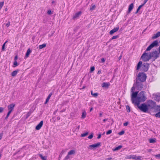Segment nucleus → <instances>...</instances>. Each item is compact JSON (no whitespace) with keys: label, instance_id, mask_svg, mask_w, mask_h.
I'll return each mask as SVG.
<instances>
[{"label":"nucleus","instance_id":"nucleus-26","mask_svg":"<svg viewBox=\"0 0 160 160\" xmlns=\"http://www.w3.org/2000/svg\"><path fill=\"white\" fill-rule=\"evenodd\" d=\"M75 153V151L74 150H71L68 152V155H72Z\"/></svg>","mask_w":160,"mask_h":160},{"label":"nucleus","instance_id":"nucleus-42","mask_svg":"<svg viewBox=\"0 0 160 160\" xmlns=\"http://www.w3.org/2000/svg\"><path fill=\"white\" fill-rule=\"evenodd\" d=\"M93 137V134H91L89 136H88V138L89 139H91Z\"/></svg>","mask_w":160,"mask_h":160},{"label":"nucleus","instance_id":"nucleus-12","mask_svg":"<svg viewBox=\"0 0 160 160\" xmlns=\"http://www.w3.org/2000/svg\"><path fill=\"white\" fill-rule=\"evenodd\" d=\"M15 106L14 104L12 103L9 105L8 107V109L9 111L12 112L14 109V108Z\"/></svg>","mask_w":160,"mask_h":160},{"label":"nucleus","instance_id":"nucleus-27","mask_svg":"<svg viewBox=\"0 0 160 160\" xmlns=\"http://www.w3.org/2000/svg\"><path fill=\"white\" fill-rule=\"evenodd\" d=\"M91 94L92 96L95 98H97L98 96V93L96 92L93 93L92 91H91Z\"/></svg>","mask_w":160,"mask_h":160},{"label":"nucleus","instance_id":"nucleus-52","mask_svg":"<svg viewBox=\"0 0 160 160\" xmlns=\"http://www.w3.org/2000/svg\"><path fill=\"white\" fill-rule=\"evenodd\" d=\"M128 122H126L123 124V125L124 126H126L128 125Z\"/></svg>","mask_w":160,"mask_h":160},{"label":"nucleus","instance_id":"nucleus-34","mask_svg":"<svg viewBox=\"0 0 160 160\" xmlns=\"http://www.w3.org/2000/svg\"><path fill=\"white\" fill-rule=\"evenodd\" d=\"M88 132H86L85 133L82 134L81 135V136L82 137H84L86 136L87 135H88Z\"/></svg>","mask_w":160,"mask_h":160},{"label":"nucleus","instance_id":"nucleus-36","mask_svg":"<svg viewBox=\"0 0 160 160\" xmlns=\"http://www.w3.org/2000/svg\"><path fill=\"white\" fill-rule=\"evenodd\" d=\"M126 108L128 112H129L130 111V108L129 106H126Z\"/></svg>","mask_w":160,"mask_h":160},{"label":"nucleus","instance_id":"nucleus-11","mask_svg":"<svg viewBox=\"0 0 160 160\" xmlns=\"http://www.w3.org/2000/svg\"><path fill=\"white\" fill-rule=\"evenodd\" d=\"M101 146V143L100 142H98L97 143L94 144H93L89 146L88 148L91 149L95 148L98 147H99Z\"/></svg>","mask_w":160,"mask_h":160},{"label":"nucleus","instance_id":"nucleus-51","mask_svg":"<svg viewBox=\"0 0 160 160\" xmlns=\"http://www.w3.org/2000/svg\"><path fill=\"white\" fill-rule=\"evenodd\" d=\"M156 142V141H149V142L150 143H155Z\"/></svg>","mask_w":160,"mask_h":160},{"label":"nucleus","instance_id":"nucleus-54","mask_svg":"<svg viewBox=\"0 0 160 160\" xmlns=\"http://www.w3.org/2000/svg\"><path fill=\"white\" fill-rule=\"evenodd\" d=\"M132 155H130L128 156V158H129V159L132 158Z\"/></svg>","mask_w":160,"mask_h":160},{"label":"nucleus","instance_id":"nucleus-40","mask_svg":"<svg viewBox=\"0 0 160 160\" xmlns=\"http://www.w3.org/2000/svg\"><path fill=\"white\" fill-rule=\"evenodd\" d=\"M118 37V35H116V36H113L112 38V39H114L117 38Z\"/></svg>","mask_w":160,"mask_h":160},{"label":"nucleus","instance_id":"nucleus-29","mask_svg":"<svg viewBox=\"0 0 160 160\" xmlns=\"http://www.w3.org/2000/svg\"><path fill=\"white\" fill-rule=\"evenodd\" d=\"M46 45L45 43H44L42 45H40L39 46V48L40 49H42V48L46 47Z\"/></svg>","mask_w":160,"mask_h":160},{"label":"nucleus","instance_id":"nucleus-24","mask_svg":"<svg viewBox=\"0 0 160 160\" xmlns=\"http://www.w3.org/2000/svg\"><path fill=\"white\" fill-rule=\"evenodd\" d=\"M39 156L43 160H46L47 159V157L46 156H43L41 154H39Z\"/></svg>","mask_w":160,"mask_h":160},{"label":"nucleus","instance_id":"nucleus-30","mask_svg":"<svg viewBox=\"0 0 160 160\" xmlns=\"http://www.w3.org/2000/svg\"><path fill=\"white\" fill-rule=\"evenodd\" d=\"M144 5H143V4H142L141 5H140V6H139L137 10V11H136V13H137L138 11H139V10H140V9H141V8Z\"/></svg>","mask_w":160,"mask_h":160},{"label":"nucleus","instance_id":"nucleus-9","mask_svg":"<svg viewBox=\"0 0 160 160\" xmlns=\"http://www.w3.org/2000/svg\"><path fill=\"white\" fill-rule=\"evenodd\" d=\"M142 82L140 81H138V80H136V83H134V84H135L136 88L137 90H141L143 88V85Z\"/></svg>","mask_w":160,"mask_h":160},{"label":"nucleus","instance_id":"nucleus-13","mask_svg":"<svg viewBox=\"0 0 160 160\" xmlns=\"http://www.w3.org/2000/svg\"><path fill=\"white\" fill-rule=\"evenodd\" d=\"M43 124V121H41L36 127L35 129L37 130H39L42 127Z\"/></svg>","mask_w":160,"mask_h":160},{"label":"nucleus","instance_id":"nucleus-61","mask_svg":"<svg viewBox=\"0 0 160 160\" xmlns=\"http://www.w3.org/2000/svg\"><path fill=\"white\" fill-rule=\"evenodd\" d=\"M108 120V119L107 118H105V119H104L103 121L104 122H105L106 121H107V120Z\"/></svg>","mask_w":160,"mask_h":160},{"label":"nucleus","instance_id":"nucleus-58","mask_svg":"<svg viewBox=\"0 0 160 160\" xmlns=\"http://www.w3.org/2000/svg\"><path fill=\"white\" fill-rule=\"evenodd\" d=\"M101 137V135L100 134L98 135V136L97 137L98 139H99Z\"/></svg>","mask_w":160,"mask_h":160},{"label":"nucleus","instance_id":"nucleus-60","mask_svg":"<svg viewBox=\"0 0 160 160\" xmlns=\"http://www.w3.org/2000/svg\"><path fill=\"white\" fill-rule=\"evenodd\" d=\"M2 51H4L5 50V47L2 46Z\"/></svg>","mask_w":160,"mask_h":160},{"label":"nucleus","instance_id":"nucleus-7","mask_svg":"<svg viewBox=\"0 0 160 160\" xmlns=\"http://www.w3.org/2000/svg\"><path fill=\"white\" fill-rule=\"evenodd\" d=\"M158 42L157 40L154 41L147 48L146 51H150L153 48L157 46L158 45Z\"/></svg>","mask_w":160,"mask_h":160},{"label":"nucleus","instance_id":"nucleus-33","mask_svg":"<svg viewBox=\"0 0 160 160\" xmlns=\"http://www.w3.org/2000/svg\"><path fill=\"white\" fill-rule=\"evenodd\" d=\"M155 116L156 117L160 118V111L156 113Z\"/></svg>","mask_w":160,"mask_h":160},{"label":"nucleus","instance_id":"nucleus-57","mask_svg":"<svg viewBox=\"0 0 160 160\" xmlns=\"http://www.w3.org/2000/svg\"><path fill=\"white\" fill-rule=\"evenodd\" d=\"M148 0H144V3L142 4H143V5L147 2Z\"/></svg>","mask_w":160,"mask_h":160},{"label":"nucleus","instance_id":"nucleus-6","mask_svg":"<svg viewBox=\"0 0 160 160\" xmlns=\"http://www.w3.org/2000/svg\"><path fill=\"white\" fill-rule=\"evenodd\" d=\"M147 51L146 50L141 57V58L145 62L148 61L151 59L150 54L146 53Z\"/></svg>","mask_w":160,"mask_h":160},{"label":"nucleus","instance_id":"nucleus-43","mask_svg":"<svg viewBox=\"0 0 160 160\" xmlns=\"http://www.w3.org/2000/svg\"><path fill=\"white\" fill-rule=\"evenodd\" d=\"M124 131H122L118 133V134L120 135H122L124 134Z\"/></svg>","mask_w":160,"mask_h":160},{"label":"nucleus","instance_id":"nucleus-39","mask_svg":"<svg viewBox=\"0 0 160 160\" xmlns=\"http://www.w3.org/2000/svg\"><path fill=\"white\" fill-rule=\"evenodd\" d=\"M95 69V68H94V67H91L90 68V72H93Z\"/></svg>","mask_w":160,"mask_h":160},{"label":"nucleus","instance_id":"nucleus-44","mask_svg":"<svg viewBox=\"0 0 160 160\" xmlns=\"http://www.w3.org/2000/svg\"><path fill=\"white\" fill-rule=\"evenodd\" d=\"M69 156V155H68V154L67 156L65 158L64 160H67V159H68L70 158Z\"/></svg>","mask_w":160,"mask_h":160},{"label":"nucleus","instance_id":"nucleus-2","mask_svg":"<svg viewBox=\"0 0 160 160\" xmlns=\"http://www.w3.org/2000/svg\"><path fill=\"white\" fill-rule=\"evenodd\" d=\"M141 61H139L138 64L136 69L138 70L141 68V70L145 72L147 71L149 67V64L148 63H144L142 64Z\"/></svg>","mask_w":160,"mask_h":160},{"label":"nucleus","instance_id":"nucleus-48","mask_svg":"<svg viewBox=\"0 0 160 160\" xmlns=\"http://www.w3.org/2000/svg\"><path fill=\"white\" fill-rule=\"evenodd\" d=\"M48 13L49 15H50L52 14V13L51 12V10H49L47 12Z\"/></svg>","mask_w":160,"mask_h":160},{"label":"nucleus","instance_id":"nucleus-25","mask_svg":"<svg viewBox=\"0 0 160 160\" xmlns=\"http://www.w3.org/2000/svg\"><path fill=\"white\" fill-rule=\"evenodd\" d=\"M18 70H15L12 72V73H11V75L12 77H14L18 73Z\"/></svg>","mask_w":160,"mask_h":160},{"label":"nucleus","instance_id":"nucleus-55","mask_svg":"<svg viewBox=\"0 0 160 160\" xmlns=\"http://www.w3.org/2000/svg\"><path fill=\"white\" fill-rule=\"evenodd\" d=\"M103 112H100L99 113V116L100 117H102V116Z\"/></svg>","mask_w":160,"mask_h":160},{"label":"nucleus","instance_id":"nucleus-19","mask_svg":"<svg viewBox=\"0 0 160 160\" xmlns=\"http://www.w3.org/2000/svg\"><path fill=\"white\" fill-rule=\"evenodd\" d=\"M110 85L109 82H103L102 85V87L108 88Z\"/></svg>","mask_w":160,"mask_h":160},{"label":"nucleus","instance_id":"nucleus-3","mask_svg":"<svg viewBox=\"0 0 160 160\" xmlns=\"http://www.w3.org/2000/svg\"><path fill=\"white\" fill-rule=\"evenodd\" d=\"M136 105L138 108L142 112H147L148 110V106L145 103H143L140 105V103H138L135 104Z\"/></svg>","mask_w":160,"mask_h":160},{"label":"nucleus","instance_id":"nucleus-47","mask_svg":"<svg viewBox=\"0 0 160 160\" xmlns=\"http://www.w3.org/2000/svg\"><path fill=\"white\" fill-rule=\"evenodd\" d=\"M4 110V108L2 107H0V113L2 112Z\"/></svg>","mask_w":160,"mask_h":160},{"label":"nucleus","instance_id":"nucleus-46","mask_svg":"<svg viewBox=\"0 0 160 160\" xmlns=\"http://www.w3.org/2000/svg\"><path fill=\"white\" fill-rule=\"evenodd\" d=\"M10 25V22L9 21L6 24V26L7 27H8Z\"/></svg>","mask_w":160,"mask_h":160},{"label":"nucleus","instance_id":"nucleus-31","mask_svg":"<svg viewBox=\"0 0 160 160\" xmlns=\"http://www.w3.org/2000/svg\"><path fill=\"white\" fill-rule=\"evenodd\" d=\"M135 88H136L135 84H134L132 88L131 91V92H133L135 90Z\"/></svg>","mask_w":160,"mask_h":160},{"label":"nucleus","instance_id":"nucleus-5","mask_svg":"<svg viewBox=\"0 0 160 160\" xmlns=\"http://www.w3.org/2000/svg\"><path fill=\"white\" fill-rule=\"evenodd\" d=\"M146 75L145 73L143 72H139L137 77L138 79L136 80H138V81L141 82H143L146 80Z\"/></svg>","mask_w":160,"mask_h":160},{"label":"nucleus","instance_id":"nucleus-62","mask_svg":"<svg viewBox=\"0 0 160 160\" xmlns=\"http://www.w3.org/2000/svg\"><path fill=\"white\" fill-rule=\"evenodd\" d=\"M101 71L100 70H99L98 72V74H100L101 73Z\"/></svg>","mask_w":160,"mask_h":160},{"label":"nucleus","instance_id":"nucleus-18","mask_svg":"<svg viewBox=\"0 0 160 160\" xmlns=\"http://www.w3.org/2000/svg\"><path fill=\"white\" fill-rule=\"evenodd\" d=\"M160 36V32H158L154 35L152 36V38L153 39H156Z\"/></svg>","mask_w":160,"mask_h":160},{"label":"nucleus","instance_id":"nucleus-10","mask_svg":"<svg viewBox=\"0 0 160 160\" xmlns=\"http://www.w3.org/2000/svg\"><path fill=\"white\" fill-rule=\"evenodd\" d=\"M138 92H132L131 96V100L132 102L135 104V101L136 98H137L138 95Z\"/></svg>","mask_w":160,"mask_h":160},{"label":"nucleus","instance_id":"nucleus-41","mask_svg":"<svg viewBox=\"0 0 160 160\" xmlns=\"http://www.w3.org/2000/svg\"><path fill=\"white\" fill-rule=\"evenodd\" d=\"M112 132V131L111 130H109L108 131H107L106 132V134L108 135L109 134H111Z\"/></svg>","mask_w":160,"mask_h":160},{"label":"nucleus","instance_id":"nucleus-38","mask_svg":"<svg viewBox=\"0 0 160 160\" xmlns=\"http://www.w3.org/2000/svg\"><path fill=\"white\" fill-rule=\"evenodd\" d=\"M4 5V2H0V10L1 9Z\"/></svg>","mask_w":160,"mask_h":160},{"label":"nucleus","instance_id":"nucleus-16","mask_svg":"<svg viewBox=\"0 0 160 160\" xmlns=\"http://www.w3.org/2000/svg\"><path fill=\"white\" fill-rule=\"evenodd\" d=\"M133 3H131L129 6L128 9V13H129L133 9Z\"/></svg>","mask_w":160,"mask_h":160},{"label":"nucleus","instance_id":"nucleus-20","mask_svg":"<svg viewBox=\"0 0 160 160\" xmlns=\"http://www.w3.org/2000/svg\"><path fill=\"white\" fill-rule=\"evenodd\" d=\"M31 52V50L30 49V48H28L27 51V52L25 56V58H27L28 57Z\"/></svg>","mask_w":160,"mask_h":160},{"label":"nucleus","instance_id":"nucleus-1","mask_svg":"<svg viewBox=\"0 0 160 160\" xmlns=\"http://www.w3.org/2000/svg\"><path fill=\"white\" fill-rule=\"evenodd\" d=\"M146 99L147 98L145 94V92L142 91L138 94L137 98H136L135 104L138 103H140L141 102H144Z\"/></svg>","mask_w":160,"mask_h":160},{"label":"nucleus","instance_id":"nucleus-37","mask_svg":"<svg viewBox=\"0 0 160 160\" xmlns=\"http://www.w3.org/2000/svg\"><path fill=\"white\" fill-rule=\"evenodd\" d=\"M95 8V6L94 5H92L91 7L90 8V10H93Z\"/></svg>","mask_w":160,"mask_h":160},{"label":"nucleus","instance_id":"nucleus-28","mask_svg":"<svg viewBox=\"0 0 160 160\" xmlns=\"http://www.w3.org/2000/svg\"><path fill=\"white\" fill-rule=\"evenodd\" d=\"M86 113L85 111H84L82 113V118H84L86 117Z\"/></svg>","mask_w":160,"mask_h":160},{"label":"nucleus","instance_id":"nucleus-4","mask_svg":"<svg viewBox=\"0 0 160 160\" xmlns=\"http://www.w3.org/2000/svg\"><path fill=\"white\" fill-rule=\"evenodd\" d=\"M151 59L152 61H154L159 57V53L157 51L152 52L149 53Z\"/></svg>","mask_w":160,"mask_h":160},{"label":"nucleus","instance_id":"nucleus-49","mask_svg":"<svg viewBox=\"0 0 160 160\" xmlns=\"http://www.w3.org/2000/svg\"><path fill=\"white\" fill-rule=\"evenodd\" d=\"M31 114V112H28V113L27 114V118H28V117H29L30 115Z\"/></svg>","mask_w":160,"mask_h":160},{"label":"nucleus","instance_id":"nucleus-50","mask_svg":"<svg viewBox=\"0 0 160 160\" xmlns=\"http://www.w3.org/2000/svg\"><path fill=\"white\" fill-rule=\"evenodd\" d=\"M155 157L158 158H160V154H158L155 155Z\"/></svg>","mask_w":160,"mask_h":160},{"label":"nucleus","instance_id":"nucleus-21","mask_svg":"<svg viewBox=\"0 0 160 160\" xmlns=\"http://www.w3.org/2000/svg\"><path fill=\"white\" fill-rule=\"evenodd\" d=\"M154 108L155 111L156 112H160V105H157L155 106V107Z\"/></svg>","mask_w":160,"mask_h":160},{"label":"nucleus","instance_id":"nucleus-59","mask_svg":"<svg viewBox=\"0 0 160 160\" xmlns=\"http://www.w3.org/2000/svg\"><path fill=\"white\" fill-rule=\"evenodd\" d=\"M17 59H18L17 56H15V57L14 58V59L15 61H16V60Z\"/></svg>","mask_w":160,"mask_h":160},{"label":"nucleus","instance_id":"nucleus-63","mask_svg":"<svg viewBox=\"0 0 160 160\" xmlns=\"http://www.w3.org/2000/svg\"><path fill=\"white\" fill-rule=\"evenodd\" d=\"M159 53L160 54V45L158 48Z\"/></svg>","mask_w":160,"mask_h":160},{"label":"nucleus","instance_id":"nucleus-17","mask_svg":"<svg viewBox=\"0 0 160 160\" xmlns=\"http://www.w3.org/2000/svg\"><path fill=\"white\" fill-rule=\"evenodd\" d=\"M82 12L81 11H79L75 13V15L73 17V18L75 19L79 17L80 15L81 14Z\"/></svg>","mask_w":160,"mask_h":160},{"label":"nucleus","instance_id":"nucleus-15","mask_svg":"<svg viewBox=\"0 0 160 160\" xmlns=\"http://www.w3.org/2000/svg\"><path fill=\"white\" fill-rule=\"evenodd\" d=\"M119 29V28L118 27H116V28H114V29H112V30H111L109 32V33L111 34V35H112V34H113V33H114V32H116Z\"/></svg>","mask_w":160,"mask_h":160},{"label":"nucleus","instance_id":"nucleus-35","mask_svg":"<svg viewBox=\"0 0 160 160\" xmlns=\"http://www.w3.org/2000/svg\"><path fill=\"white\" fill-rule=\"evenodd\" d=\"M13 65H14V66H13V67H16L17 66H18V62H17V61H14V62H13Z\"/></svg>","mask_w":160,"mask_h":160},{"label":"nucleus","instance_id":"nucleus-14","mask_svg":"<svg viewBox=\"0 0 160 160\" xmlns=\"http://www.w3.org/2000/svg\"><path fill=\"white\" fill-rule=\"evenodd\" d=\"M142 158L141 156H137L135 155H132V158L135 160H141Z\"/></svg>","mask_w":160,"mask_h":160},{"label":"nucleus","instance_id":"nucleus-23","mask_svg":"<svg viewBox=\"0 0 160 160\" xmlns=\"http://www.w3.org/2000/svg\"><path fill=\"white\" fill-rule=\"evenodd\" d=\"M52 93H51L49 94V95H48V97L46 99L45 104H46L47 103V102H48L51 96H52Z\"/></svg>","mask_w":160,"mask_h":160},{"label":"nucleus","instance_id":"nucleus-64","mask_svg":"<svg viewBox=\"0 0 160 160\" xmlns=\"http://www.w3.org/2000/svg\"><path fill=\"white\" fill-rule=\"evenodd\" d=\"M60 118L59 117H57V119L58 120H59L60 119Z\"/></svg>","mask_w":160,"mask_h":160},{"label":"nucleus","instance_id":"nucleus-22","mask_svg":"<svg viewBox=\"0 0 160 160\" xmlns=\"http://www.w3.org/2000/svg\"><path fill=\"white\" fill-rule=\"evenodd\" d=\"M122 146L121 145H119L117 147H116L114 149H113V151H117L120 150L122 148Z\"/></svg>","mask_w":160,"mask_h":160},{"label":"nucleus","instance_id":"nucleus-53","mask_svg":"<svg viewBox=\"0 0 160 160\" xmlns=\"http://www.w3.org/2000/svg\"><path fill=\"white\" fill-rule=\"evenodd\" d=\"M101 61H102V62H105V59L104 58H102L101 59Z\"/></svg>","mask_w":160,"mask_h":160},{"label":"nucleus","instance_id":"nucleus-56","mask_svg":"<svg viewBox=\"0 0 160 160\" xmlns=\"http://www.w3.org/2000/svg\"><path fill=\"white\" fill-rule=\"evenodd\" d=\"M12 112H11L10 111H9L8 112V114H7V115H8V116H9V115H10V114Z\"/></svg>","mask_w":160,"mask_h":160},{"label":"nucleus","instance_id":"nucleus-32","mask_svg":"<svg viewBox=\"0 0 160 160\" xmlns=\"http://www.w3.org/2000/svg\"><path fill=\"white\" fill-rule=\"evenodd\" d=\"M155 100L158 102L160 101V96H156L155 97Z\"/></svg>","mask_w":160,"mask_h":160},{"label":"nucleus","instance_id":"nucleus-8","mask_svg":"<svg viewBox=\"0 0 160 160\" xmlns=\"http://www.w3.org/2000/svg\"><path fill=\"white\" fill-rule=\"evenodd\" d=\"M147 105L148 109L150 108L152 109L154 108L155 107L156 105V103L152 100H149L147 102Z\"/></svg>","mask_w":160,"mask_h":160},{"label":"nucleus","instance_id":"nucleus-45","mask_svg":"<svg viewBox=\"0 0 160 160\" xmlns=\"http://www.w3.org/2000/svg\"><path fill=\"white\" fill-rule=\"evenodd\" d=\"M26 148V146H24L22 147V148L21 149V150L23 152H24V149ZM21 151V150H20V151Z\"/></svg>","mask_w":160,"mask_h":160}]
</instances>
